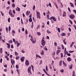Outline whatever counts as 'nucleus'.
<instances>
[{"label":"nucleus","instance_id":"nucleus-1","mask_svg":"<svg viewBox=\"0 0 76 76\" xmlns=\"http://www.w3.org/2000/svg\"><path fill=\"white\" fill-rule=\"evenodd\" d=\"M52 19H53V20L55 22H56V21L57 19H56V18L54 17L53 16H52L50 18H49L50 20H51V22L52 23H54V22L53 21V20Z\"/></svg>","mask_w":76,"mask_h":76},{"label":"nucleus","instance_id":"nucleus-2","mask_svg":"<svg viewBox=\"0 0 76 76\" xmlns=\"http://www.w3.org/2000/svg\"><path fill=\"white\" fill-rule=\"evenodd\" d=\"M37 18H39V19H41V17H40V13H39V12L38 11L37 13Z\"/></svg>","mask_w":76,"mask_h":76},{"label":"nucleus","instance_id":"nucleus-3","mask_svg":"<svg viewBox=\"0 0 76 76\" xmlns=\"http://www.w3.org/2000/svg\"><path fill=\"white\" fill-rule=\"evenodd\" d=\"M41 44L42 46H44L45 45V42L44 40L42 39L41 41Z\"/></svg>","mask_w":76,"mask_h":76},{"label":"nucleus","instance_id":"nucleus-4","mask_svg":"<svg viewBox=\"0 0 76 76\" xmlns=\"http://www.w3.org/2000/svg\"><path fill=\"white\" fill-rule=\"evenodd\" d=\"M69 17L71 19H73L75 18V16L74 15L71 14L70 15Z\"/></svg>","mask_w":76,"mask_h":76},{"label":"nucleus","instance_id":"nucleus-5","mask_svg":"<svg viewBox=\"0 0 76 76\" xmlns=\"http://www.w3.org/2000/svg\"><path fill=\"white\" fill-rule=\"evenodd\" d=\"M25 64L26 66H28L29 65V61H28V60H26Z\"/></svg>","mask_w":76,"mask_h":76},{"label":"nucleus","instance_id":"nucleus-6","mask_svg":"<svg viewBox=\"0 0 76 76\" xmlns=\"http://www.w3.org/2000/svg\"><path fill=\"white\" fill-rule=\"evenodd\" d=\"M31 66H30V67L28 68V73H30L31 74H32V72L31 71Z\"/></svg>","mask_w":76,"mask_h":76},{"label":"nucleus","instance_id":"nucleus-7","mask_svg":"<svg viewBox=\"0 0 76 76\" xmlns=\"http://www.w3.org/2000/svg\"><path fill=\"white\" fill-rule=\"evenodd\" d=\"M30 41L33 44H35L37 42V40L36 39H35V41L33 40V39H30Z\"/></svg>","mask_w":76,"mask_h":76},{"label":"nucleus","instance_id":"nucleus-8","mask_svg":"<svg viewBox=\"0 0 76 76\" xmlns=\"http://www.w3.org/2000/svg\"><path fill=\"white\" fill-rule=\"evenodd\" d=\"M21 62H23V61H24V59H25V57H22L21 58H20Z\"/></svg>","mask_w":76,"mask_h":76},{"label":"nucleus","instance_id":"nucleus-9","mask_svg":"<svg viewBox=\"0 0 76 76\" xmlns=\"http://www.w3.org/2000/svg\"><path fill=\"white\" fill-rule=\"evenodd\" d=\"M67 60L69 62L72 61V58L70 57H68L67 58Z\"/></svg>","mask_w":76,"mask_h":76},{"label":"nucleus","instance_id":"nucleus-10","mask_svg":"<svg viewBox=\"0 0 76 76\" xmlns=\"http://www.w3.org/2000/svg\"><path fill=\"white\" fill-rule=\"evenodd\" d=\"M11 64H12V65H13V64H15V61H14L13 60H12V58L11 59Z\"/></svg>","mask_w":76,"mask_h":76},{"label":"nucleus","instance_id":"nucleus-11","mask_svg":"<svg viewBox=\"0 0 76 76\" xmlns=\"http://www.w3.org/2000/svg\"><path fill=\"white\" fill-rule=\"evenodd\" d=\"M61 51V50H57L56 51V53L57 55H58V54H59V53H60Z\"/></svg>","mask_w":76,"mask_h":76},{"label":"nucleus","instance_id":"nucleus-12","mask_svg":"<svg viewBox=\"0 0 76 76\" xmlns=\"http://www.w3.org/2000/svg\"><path fill=\"white\" fill-rule=\"evenodd\" d=\"M62 16L63 17H64V16H66V12L64 11V12Z\"/></svg>","mask_w":76,"mask_h":76},{"label":"nucleus","instance_id":"nucleus-13","mask_svg":"<svg viewBox=\"0 0 76 76\" xmlns=\"http://www.w3.org/2000/svg\"><path fill=\"white\" fill-rule=\"evenodd\" d=\"M16 10L18 11V12H20V8L18 7L16 9Z\"/></svg>","mask_w":76,"mask_h":76},{"label":"nucleus","instance_id":"nucleus-14","mask_svg":"<svg viewBox=\"0 0 76 76\" xmlns=\"http://www.w3.org/2000/svg\"><path fill=\"white\" fill-rule=\"evenodd\" d=\"M12 14V10H10L9 12V15H10Z\"/></svg>","mask_w":76,"mask_h":76},{"label":"nucleus","instance_id":"nucleus-15","mask_svg":"<svg viewBox=\"0 0 76 76\" xmlns=\"http://www.w3.org/2000/svg\"><path fill=\"white\" fill-rule=\"evenodd\" d=\"M2 53H3V48H1L0 49V53L1 54H2Z\"/></svg>","mask_w":76,"mask_h":76},{"label":"nucleus","instance_id":"nucleus-16","mask_svg":"<svg viewBox=\"0 0 76 76\" xmlns=\"http://www.w3.org/2000/svg\"><path fill=\"white\" fill-rule=\"evenodd\" d=\"M30 11H27L26 12V15H29V13H30Z\"/></svg>","mask_w":76,"mask_h":76},{"label":"nucleus","instance_id":"nucleus-17","mask_svg":"<svg viewBox=\"0 0 76 76\" xmlns=\"http://www.w3.org/2000/svg\"><path fill=\"white\" fill-rule=\"evenodd\" d=\"M36 57H39V58H41V57L38 54H37L36 56Z\"/></svg>","mask_w":76,"mask_h":76},{"label":"nucleus","instance_id":"nucleus-18","mask_svg":"<svg viewBox=\"0 0 76 76\" xmlns=\"http://www.w3.org/2000/svg\"><path fill=\"white\" fill-rule=\"evenodd\" d=\"M10 15L12 17V18H14L15 17V15L13 14H10Z\"/></svg>","mask_w":76,"mask_h":76},{"label":"nucleus","instance_id":"nucleus-19","mask_svg":"<svg viewBox=\"0 0 76 76\" xmlns=\"http://www.w3.org/2000/svg\"><path fill=\"white\" fill-rule=\"evenodd\" d=\"M7 45H8L7 48H10V45L9 43H6Z\"/></svg>","mask_w":76,"mask_h":76},{"label":"nucleus","instance_id":"nucleus-20","mask_svg":"<svg viewBox=\"0 0 76 76\" xmlns=\"http://www.w3.org/2000/svg\"><path fill=\"white\" fill-rule=\"evenodd\" d=\"M42 28H44V27H45V24L44 23H42Z\"/></svg>","mask_w":76,"mask_h":76},{"label":"nucleus","instance_id":"nucleus-21","mask_svg":"<svg viewBox=\"0 0 76 76\" xmlns=\"http://www.w3.org/2000/svg\"><path fill=\"white\" fill-rule=\"evenodd\" d=\"M42 52L40 53V54L41 55H44V51L42 50L41 51Z\"/></svg>","mask_w":76,"mask_h":76},{"label":"nucleus","instance_id":"nucleus-22","mask_svg":"<svg viewBox=\"0 0 76 76\" xmlns=\"http://www.w3.org/2000/svg\"><path fill=\"white\" fill-rule=\"evenodd\" d=\"M70 5L72 7H74V5H73V4L70 3Z\"/></svg>","mask_w":76,"mask_h":76},{"label":"nucleus","instance_id":"nucleus-23","mask_svg":"<svg viewBox=\"0 0 76 76\" xmlns=\"http://www.w3.org/2000/svg\"><path fill=\"white\" fill-rule=\"evenodd\" d=\"M62 36H65L66 34L64 33H63L61 34Z\"/></svg>","mask_w":76,"mask_h":76},{"label":"nucleus","instance_id":"nucleus-24","mask_svg":"<svg viewBox=\"0 0 76 76\" xmlns=\"http://www.w3.org/2000/svg\"><path fill=\"white\" fill-rule=\"evenodd\" d=\"M61 63H62V61L61 60L60 61V62H59V66H61L62 64Z\"/></svg>","mask_w":76,"mask_h":76},{"label":"nucleus","instance_id":"nucleus-25","mask_svg":"<svg viewBox=\"0 0 76 76\" xmlns=\"http://www.w3.org/2000/svg\"><path fill=\"white\" fill-rule=\"evenodd\" d=\"M37 34L38 36H39L40 35H41V33L39 32H37Z\"/></svg>","mask_w":76,"mask_h":76},{"label":"nucleus","instance_id":"nucleus-26","mask_svg":"<svg viewBox=\"0 0 76 76\" xmlns=\"http://www.w3.org/2000/svg\"><path fill=\"white\" fill-rule=\"evenodd\" d=\"M12 6L13 8H14L15 7V5L14 3H13L12 4Z\"/></svg>","mask_w":76,"mask_h":76},{"label":"nucleus","instance_id":"nucleus-27","mask_svg":"<svg viewBox=\"0 0 76 76\" xmlns=\"http://www.w3.org/2000/svg\"><path fill=\"white\" fill-rule=\"evenodd\" d=\"M57 48L58 50H61V48L59 46H58Z\"/></svg>","mask_w":76,"mask_h":76},{"label":"nucleus","instance_id":"nucleus-28","mask_svg":"<svg viewBox=\"0 0 76 76\" xmlns=\"http://www.w3.org/2000/svg\"><path fill=\"white\" fill-rule=\"evenodd\" d=\"M6 31L7 32V33H8V28L7 27L6 28Z\"/></svg>","mask_w":76,"mask_h":76},{"label":"nucleus","instance_id":"nucleus-29","mask_svg":"<svg viewBox=\"0 0 76 76\" xmlns=\"http://www.w3.org/2000/svg\"><path fill=\"white\" fill-rule=\"evenodd\" d=\"M29 22H32V18H29Z\"/></svg>","mask_w":76,"mask_h":76},{"label":"nucleus","instance_id":"nucleus-30","mask_svg":"<svg viewBox=\"0 0 76 76\" xmlns=\"http://www.w3.org/2000/svg\"><path fill=\"white\" fill-rule=\"evenodd\" d=\"M8 42L9 43H10L11 44L13 43V41L12 40H9Z\"/></svg>","mask_w":76,"mask_h":76},{"label":"nucleus","instance_id":"nucleus-31","mask_svg":"<svg viewBox=\"0 0 76 76\" xmlns=\"http://www.w3.org/2000/svg\"><path fill=\"white\" fill-rule=\"evenodd\" d=\"M44 49L45 50V51H48V49H47V47L46 46H45V48H44Z\"/></svg>","mask_w":76,"mask_h":76},{"label":"nucleus","instance_id":"nucleus-32","mask_svg":"<svg viewBox=\"0 0 76 76\" xmlns=\"http://www.w3.org/2000/svg\"><path fill=\"white\" fill-rule=\"evenodd\" d=\"M60 72H61V73H63L64 72V69H61L60 70Z\"/></svg>","mask_w":76,"mask_h":76},{"label":"nucleus","instance_id":"nucleus-33","mask_svg":"<svg viewBox=\"0 0 76 76\" xmlns=\"http://www.w3.org/2000/svg\"><path fill=\"white\" fill-rule=\"evenodd\" d=\"M69 53H73V52H75V51H72L71 50L69 51H68Z\"/></svg>","mask_w":76,"mask_h":76},{"label":"nucleus","instance_id":"nucleus-34","mask_svg":"<svg viewBox=\"0 0 76 76\" xmlns=\"http://www.w3.org/2000/svg\"><path fill=\"white\" fill-rule=\"evenodd\" d=\"M4 72H7V68H6L4 69Z\"/></svg>","mask_w":76,"mask_h":76},{"label":"nucleus","instance_id":"nucleus-35","mask_svg":"<svg viewBox=\"0 0 76 76\" xmlns=\"http://www.w3.org/2000/svg\"><path fill=\"white\" fill-rule=\"evenodd\" d=\"M35 6L34 5L33 7V10H35Z\"/></svg>","mask_w":76,"mask_h":76},{"label":"nucleus","instance_id":"nucleus-36","mask_svg":"<svg viewBox=\"0 0 76 76\" xmlns=\"http://www.w3.org/2000/svg\"><path fill=\"white\" fill-rule=\"evenodd\" d=\"M19 58H20L19 56H17L16 57V60H18V59H19Z\"/></svg>","mask_w":76,"mask_h":76},{"label":"nucleus","instance_id":"nucleus-37","mask_svg":"<svg viewBox=\"0 0 76 76\" xmlns=\"http://www.w3.org/2000/svg\"><path fill=\"white\" fill-rule=\"evenodd\" d=\"M68 10L69 12H71V10H70V8H69V7H68Z\"/></svg>","mask_w":76,"mask_h":76},{"label":"nucleus","instance_id":"nucleus-38","mask_svg":"<svg viewBox=\"0 0 76 76\" xmlns=\"http://www.w3.org/2000/svg\"><path fill=\"white\" fill-rule=\"evenodd\" d=\"M15 54L16 56H17L18 55V53L16 52H15Z\"/></svg>","mask_w":76,"mask_h":76},{"label":"nucleus","instance_id":"nucleus-39","mask_svg":"<svg viewBox=\"0 0 76 76\" xmlns=\"http://www.w3.org/2000/svg\"><path fill=\"white\" fill-rule=\"evenodd\" d=\"M12 12L14 14H16V12H15V11L14 10H12Z\"/></svg>","mask_w":76,"mask_h":76},{"label":"nucleus","instance_id":"nucleus-40","mask_svg":"<svg viewBox=\"0 0 76 76\" xmlns=\"http://www.w3.org/2000/svg\"><path fill=\"white\" fill-rule=\"evenodd\" d=\"M61 58H62V57H63V53H61Z\"/></svg>","mask_w":76,"mask_h":76},{"label":"nucleus","instance_id":"nucleus-41","mask_svg":"<svg viewBox=\"0 0 76 76\" xmlns=\"http://www.w3.org/2000/svg\"><path fill=\"white\" fill-rule=\"evenodd\" d=\"M47 33H48V34H50L51 33V32L50 31H49V30H47Z\"/></svg>","mask_w":76,"mask_h":76},{"label":"nucleus","instance_id":"nucleus-42","mask_svg":"<svg viewBox=\"0 0 76 76\" xmlns=\"http://www.w3.org/2000/svg\"><path fill=\"white\" fill-rule=\"evenodd\" d=\"M47 14H48V15H49V14H50V12L49 11H47Z\"/></svg>","mask_w":76,"mask_h":76},{"label":"nucleus","instance_id":"nucleus-43","mask_svg":"<svg viewBox=\"0 0 76 76\" xmlns=\"http://www.w3.org/2000/svg\"><path fill=\"white\" fill-rule=\"evenodd\" d=\"M8 29H9V31H10L11 29V28L10 27V26H9L8 27Z\"/></svg>","mask_w":76,"mask_h":76},{"label":"nucleus","instance_id":"nucleus-44","mask_svg":"<svg viewBox=\"0 0 76 76\" xmlns=\"http://www.w3.org/2000/svg\"><path fill=\"white\" fill-rule=\"evenodd\" d=\"M12 33L13 34H15V33H16V32H15V31L13 30L12 31Z\"/></svg>","mask_w":76,"mask_h":76},{"label":"nucleus","instance_id":"nucleus-45","mask_svg":"<svg viewBox=\"0 0 76 76\" xmlns=\"http://www.w3.org/2000/svg\"><path fill=\"white\" fill-rule=\"evenodd\" d=\"M58 31L59 32H60V29L58 28Z\"/></svg>","mask_w":76,"mask_h":76},{"label":"nucleus","instance_id":"nucleus-46","mask_svg":"<svg viewBox=\"0 0 76 76\" xmlns=\"http://www.w3.org/2000/svg\"><path fill=\"white\" fill-rule=\"evenodd\" d=\"M43 71L44 72H45V73H47V71H46V70H45V69H43Z\"/></svg>","mask_w":76,"mask_h":76},{"label":"nucleus","instance_id":"nucleus-47","mask_svg":"<svg viewBox=\"0 0 76 76\" xmlns=\"http://www.w3.org/2000/svg\"><path fill=\"white\" fill-rule=\"evenodd\" d=\"M7 65L5 64L4 66V67H5V68H7Z\"/></svg>","mask_w":76,"mask_h":76},{"label":"nucleus","instance_id":"nucleus-48","mask_svg":"<svg viewBox=\"0 0 76 76\" xmlns=\"http://www.w3.org/2000/svg\"><path fill=\"white\" fill-rule=\"evenodd\" d=\"M46 71H48V67L47 65L46 66Z\"/></svg>","mask_w":76,"mask_h":76},{"label":"nucleus","instance_id":"nucleus-49","mask_svg":"<svg viewBox=\"0 0 76 76\" xmlns=\"http://www.w3.org/2000/svg\"><path fill=\"white\" fill-rule=\"evenodd\" d=\"M63 42L64 44H65V45H66L67 44H66V42H65V40H63Z\"/></svg>","mask_w":76,"mask_h":76},{"label":"nucleus","instance_id":"nucleus-50","mask_svg":"<svg viewBox=\"0 0 76 76\" xmlns=\"http://www.w3.org/2000/svg\"><path fill=\"white\" fill-rule=\"evenodd\" d=\"M25 33L26 35H27V34H28V31H27V30L26 29V30Z\"/></svg>","mask_w":76,"mask_h":76},{"label":"nucleus","instance_id":"nucleus-51","mask_svg":"<svg viewBox=\"0 0 76 76\" xmlns=\"http://www.w3.org/2000/svg\"><path fill=\"white\" fill-rule=\"evenodd\" d=\"M19 45H20V43H19V42H18L17 44V47H19Z\"/></svg>","mask_w":76,"mask_h":76},{"label":"nucleus","instance_id":"nucleus-52","mask_svg":"<svg viewBox=\"0 0 76 76\" xmlns=\"http://www.w3.org/2000/svg\"><path fill=\"white\" fill-rule=\"evenodd\" d=\"M14 42H15V44H18V41H15Z\"/></svg>","mask_w":76,"mask_h":76},{"label":"nucleus","instance_id":"nucleus-53","mask_svg":"<svg viewBox=\"0 0 76 76\" xmlns=\"http://www.w3.org/2000/svg\"><path fill=\"white\" fill-rule=\"evenodd\" d=\"M0 13L2 15V16H4V14L3 13V12H2V11H0Z\"/></svg>","mask_w":76,"mask_h":76},{"label":"nucleus","instance_id":"nucleus-54","mask_svg":"<svg viewBox=\"0 0 76 76\" xmlns=\"http://www.w3.org/2000/svg\"><path fill=\"white\" fill-rule=\"evenodd\" d=\"M21 22L22 24H23V20H22V18L21 19Z\"/></svg>","mask_w":76,"mask_h":76},{"label":"nucleus","instance_id":"nucleus-55","mask_svg":"<svg viewBox=\"0 0 76 76\" xmlns=\"http://www.w3.org/2000/svg\"><path fill=\"white\" fill-rule=\"evenodd\" d=\"M67 56H71V54H70V53H67Z\"/></svg>","mask_w":76,"mask_h":76},{"label":"nucleus","instance_id":"nucleus-56","mask_svg":"<svg viewBox=\"0 0 76 76\" xmlns=\"http://www.w3.org/2000/svg\"><path fill=\"white\" fill-rule=\"evenodd\" d=\"M10 18H9L8 19V22H10Z\"/></svg>","mask_w":76,"mask_h":76},{"label":"nucleus","instance_id":"nucleus-57","mask_svg":"<svg viewBox=\"0 0 76 76\" xmlns=\"http://www.w3.org/2000/svg\"><path fill=\"white\" fill-rule=\"evenodd\" d=\"M39 27H40V26H39V24L38 25V26L37 27V29H39Z\"/></svg>","mask_w":76,"mask_h":76},{"label":"nucleus","instance_id":"nucleus-58","mask_svg":"<svg viewBox=\"0 0 76 76\" xmlns=\"http://www.w3.org/2000/svg\"><path fill=\"white\" fill-rule=\"evenodd\" d=\"M15 67L17 69H18V68H19V66H18V65H16Z\"/></svg>","mask_w":76,"mask_h":76},{"label":"nucleus","instance_id":"nucleus-59","mask_svg":"<svg viewBox=\"0 0 76 76\" xmlns=\"http://www.w3.org/2000/svg\"><path fill=\"white\" fill-rule=\"evenodd\" d=\"M69 68H70V69H72V65H71Z\"/></svg>","mask_w":76,"mask_h":76},{"label":"nucleus","instance_id":"nucleus-60","mask_svg":"<svg viewBox=\"0 0 76 76\" xmlns=\"http://www.w3.org/2000/svg\"><path fill=\"white\" fill-rule=\"evenodd\" d=\"M49 6H50V7H51V3H49Z\"/></svg>","mask_w":76,"mask_h":76},{"label":"nucleus","instance_id":"nucleus-61","mask_svg":"<svg viewBox=\"0 0 76 76\" xmlns=\"http://www.w3.org/2000/svg\"><path fill=\"white\" fill-rule=\"evenodd\" d=\"M54 45H55V46H56V47L57 46V43L55 42H54Z\"/></svg>","mask_w":76,"mask_h":76},{"label":"nucleus","instance_id":"nucleus-62","mask_svg":"<svg viewBox=\"0 0 76 76\" xmlns=\"http://www.w3.org/2000/svg\"><path fill=\"white\" fill-rule=\"evenodd\" d=\"M11 48H14V47H13V45H11Z\"/></svg>","mask_w":76,"mask_h":76},{"label":"nucleus","instance_id":"nucleus-63","mask_svg":"<svg viewBox=\"0 0 76 76\" xmlns=\"http://www.w3.org/2000/svg\"><path fill=\"white\" fill-rule=\"evenodd\" d=\"M73 12H74V13H76V10H73Z\"/></svg>","mask_w":76,"mask_h":76},{"label":"nucleus","instance_id":"nucleus-64","mask_svg":"<svg viewBox=\"0 0 76 76\" xmlns=\"http://www.w3.org/2000/svg\"><path fill=\"white\" fill-rule=\"evenodd\" d=\"M17 19L18 20H20V18H19V17L17 18Z\"/></svg>","mask_w":76,"mask_h":76}]
</instances>
